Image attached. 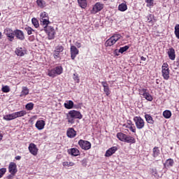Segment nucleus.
I'll return each instance as SVG.
<instances>
[{"label": "nucleus", "mask_w": 179, "mask_h": 179, "mask_svg": "<svg viewBox=\"0 0 179 179\" xmlns=\"http://www.w3.org/2000/svg\"><path fill=\"white\" fill-rule=\"evenodd\" d=\"M124 142H126L127 143H135L136 140L134 137L126 135Z\"/></svg>", "instance_id": "5701e85b"}, {"label": "nucleus", "mask_w": 179, "mask_h": 179, "mask_svg": "<svg viewBox=\"0 0 179 179\" xmlns=\"http://www.w3.org/2000/svg\"><path fill=\"white\" fill-rule=\"evenodd\" d=\"M16 119L15 113L3 116V120L6 121H11V120Z\"/></svg>", "instance_id": "4be33fe9"}, {"label": "nucleus", "mask_w": 179, "mask_h": 179, "mask_svg": "<svg viewBox=\"0 0 179 179\" xmlns=\"http://www.w3.org/2000/svg\"><path fill=\"white\" fill-rule=\"evenodd\" d=\"M41 22L44 27V30L48 27V24H50V20H48V17L45 18V19H41Z\"/></svg>", "instance_id": "b1692460"}, {"label": "nucleus", "mask_w": 179, "mask_h": 179, "mask_svg": "<svg viewBox=\"0 0 179 179\" xmlns=\"http://www.w3.org/2000/svg\"><path fill=\"white\" fill-rule=\"evenodd\" d=\"M79 54V50L76 48L75 45L71 46V59H75L76 58V56Z\"/></svg>", "instance_id": "9d476101"}, {"label": "nucleus", "mask_w": 179, "mask_h": 179, "mask_svg": "<svg viewBox=\"0 0 179 179\" xmlns=\"http://www.w3.org/2000/svg\"><path fill=\"white\" fill-rule=\"evenodd\" d=\"M48 75L50 78H55V76H57V73H55V70L54 69L50 71H48Z\"/></svg>", "instance_id": "72a5a7b5"}, {"label": "nucleus", "mask_w": 179, "mask_h": 179, "mask_svg": "<svg viewBox=\"0 0 179 179\" xmlns=\"http://www.w3.org/2000/svg\"><path fill=\"white\" fill-rule=\"evenodd\" d=\"M64 51V46L59 45L55 47L54 50L53 57L55 59H57V58H59V54Z\"/></svg>", "instance_id": "423d86ee"}, {"label": "nucleus", "mask_w": 179, "mask_h": 179, "mask_svg": "<svg viewBox=\"0 0 179 179\" xmlns=\"http://www.w3.org/2000/svg\"><path fill=\"white\" fill-rule=\"evenodd\" d=\"M16 164L11 162L9 164L8 170L9 173L12 174V176H15L16 173H17V169H16Z\"/></svg>", "instance_id": "9b49d317"}, {"label": "nucleus", "mask_w": 179, "mask_h": 179, "mask_svg": "<svg viewBox=\"0 0 179 179\" xmlns=\"http://www.w3.org/2000/svg\"><path fill=\"white\" fill-rule=\"evenodd\" d=\"M103 8H104V4L98 2L93 6L92 13L96 15V13H97V12H100Z\"/></svg>", "instance_id": "0eeeda50"}, {"label": "nucleus", "mask_w": 179, "mask_h": 179, "mask_svg": "<svg viewBox=\"0 0 179 179\" xmlns=\"http://www.w3.org/2000/svg\"><path fill=\"white\" fill-rule=\"evenodd\" d=\"M129 49V46L126 45L124 47H122L120 48L119 50V52H120L121 54H122L123 52H125V51H127V50Z\"/></svg>", "instance_id": "79ce46f5"}, {"label": "nucleus", "mask_w": 179, "mask_h": 179, "mask_svg": "<svg viewBox=\"0 0 179 179\" xmlns=\"http://www.w3.org/2000/svg\"><path fill=\"white\" fill-rule=\"evenodd\" d=\"M44 31L47 33L49 40H54L55 37V29L52 27H46Z\"/></svg>", "instance_id": "20e7f679"}, {"label": "nucleus", "mask_w": 179, "mask_h": 179, "mask_svg": "<svg viewBox=\"0 0 179 179\" xmlns=\"http://www.w3.org/2000/svg\"><path fill=\"white\" fill-rule=\"evenodd\" d=\"M111 37L117 43L118 41V40H120V38H121V34H114L113 36H112Z\"/></svg>", "instance_id": "58836bf2"}, {"label": "nucleus", "mask_w": 179, "mask_h": 179, "mask_svg": "<svg viewBox=\"0 0 179 179\" xmlns=\"http://www.w3.org/2000/svg\"><path fill=\"white\" fill-rule=\"evenodd\" d=\"M127 136V134L124 133H117V138L119 139V141H121L122 142H124L125 141V138Z\"/></svg>", "instance_id": "cd10ccee"}, {"label": "nucleus", "mask_w": 179, "mask_h": 179, "mask_svg": "<svg viewBox=\"0 0 179 179\" xmlns=\"http://www.w3.org/2000/svg\"><path fill=\"white\" fill-rule=\"evenodd\" d=\"M166 166H172L173 164H174V161L171 159H169L166 160Z\"/></svg>", "instance_id": "49530a36"}, {"label": "nucleus", "mask_w": 179, "mask_h": 179, "mask_svg": "<svg viewBox=\"0 0 179 179\" xmlns=\"http://www.w3.org/2000/svg\"><path fill=\"white\" fill-rule=\"evenodd\" d=\"M48 15L47 14V13H45V12L41 13L40 20H41V19H47V17H48Z\"/></svg>", "instance_id": "09e8293b"}, {"label": "nucleus", "mask_w": 179, "mask_h": 179, "mask_svg": "<svg viewBox=\"0 0 179 179\" xmlns=\"http://www.w3.org/2000/svg\"><path fill=\"white\" fill-rule=\"evenodd\" d=\"M64 107L65 108H67V110H71V108H73V101H66V103H64Z\"/></svg>", "instance_id": "a878e982"}, {"label": "nucleus", "mask_w": 179, "mask_h": 179, "mask_svg": "<svg viewBox=\"0 0 179 179\" xmlns=\"http://www.w3.org/2000/svg\"><path fill=\"white\" fill-rule=\"evenodd\" d=\"M82 114L78 110H70L67 114H66V120H68V122L69 124H73L75 122V120H82Z\"/></svg>", "instance_id": "f257e3e1"}, {"label": "nucleus", "mask_w": 179, "mask_h": 179, "mask_svg": "<svg viewBox=\"0 0 179 179\" xmlns=\"http://www.w3.org/2000/svg\"><path fill=\"white\" fill-rule=\"evenodd\" d=\"M54 69L56 75H61L62 73V67L57 66Z\"/></svg>", "instance_id": "473e14b6"}, {"label": "nucleus", "mask_w": 179, "mask_h": 179, "mask_svg": "<svg viewBox=\"0 0 179 179\" xmlns=\"http://www.w3.org/2000/svg\"><path fill=\"white\" fill-rule=\"evenodd\" d=\"M13 176H14V175H12V174L10 175V176H8V178H10V179L13 178Z\"/></svg>", "instance_id": "bf43d9fd"}, {"label": "nucleus", "mask_w": 179, "mask_h": 179, "mask_svg": "<svg viewBox=\"0 0 179 179\" xmlns=\"http://www.w3.org/2000/svg\"><path fill=\"white\" fill-rule=\"evenodd\" d=\"M25 30H26V31H27V34H28L29 36H30L31 34H33V31H34V29H32V28L30 27H26V28H25Z\"/></svg>", "instance_id": "a19ab883"}, {"label": "nucleus", "mask_w": 179, "mask_h": 179, "mask_svg": "<svg viewBox=\"0 0 179 179\" xmlns=\"http://www.w3.org/2000/svg\"><path fill=\"white\" fill-rule=\"evenodd\" d=\"M148 92V90H146V89H141V90H139V93H140V94H141V96H144L145 95V94H146Z\"/></svg>", "instance_id": "8fccbe9b"}, {"label": "nucleus", "mask_w": 179, "mask_h": 179, "mask_svg": "<svg viewBox=\"0 0 179 179\" xmlns=\"http://www.w3.org/2000/svg\"><path fill=\"white\" fill-rule=\"evenodd\" d=\"M34 107V103H29L26 105L25 108L28 110V111H31V110H33Z\"/></svg>", "instance_id": "c9c22d12"}, {"label": "nucleus", "mask_w": 179, "mask_h": 179, "mask_svg": "<svg viewBox=\"0 0 179 179\" xmlns=\"http://www.w3.org/2000/svg\"><path fill=\"white\" fill-rule=\"evenodd\" d=\"M0 16H1V13H0Z\"/></svg>", "instance_id": "e2e57ef3"}, {"label": "nucleus", "mask_w": 179, "mask_h": 179, "mask_svg": "<svg viewBox=\"0 0 179 179\" xmlns=\"http://www.w3.org/2000/svg\"><path fill=\"white\" fill-rule=\"evenodd\" d=\"M31 22L32 24L34 26V27H36V29L40 26V24H38V20H37L36 17L32 18Z\"/></svg>", "instance_id": "e433bc0d"}, {"label": "nucleus", "mask_w": 179, "mask_h": 179, "mask_svg": "<svg viewBox=\"0 0 179 179\" xmlns=\"http://www.w3.org/2000/svg\"><path fill=\"white\" fill-rule=\"evenodd\" d=\"M69 155H71V156H79V150L77 148H71L68 150Z\"/></svg>", "instance_id": "aec40b11"}, {"label": "nucleus", "mask_w": 179, "mask_h": 179, "mask_svg": "<svg viewBox=\"0 0 179 179\" xmlns=\"http://www.w3.org/2000/svg\"><path fill=\"white\" fill-rule=\"evenodd\" d=\"M73 75H74L73 79L76 80L78 79V76H76V74H73Z\"/></svg>", "instance_id": "4d7b16f0"}, {"label": "nucleus", "mask_w": 179, "mask_h": 179, "mask_svg": "<svg viewBox=\"0 0 179 179\" xmlns=\"http://www.w3.org/2000/svg\"><path fill=\"white\" fill-rule=\"evenodd\" d=\"M4 34L8 37L9 41H13V38H15V33L12 29L6 28L4 30Z\"/></svg>", "instance_id": "6e6552de"}, {"label": "nucleus", "mask_w": 179, "mask_h": 179, "mask_svg": "<svg viewBox=\"0 0 179 179\" xmlns=\"http://www.w3.org/2000/svg\"><path fill=\"white\" fill-rule=\"evenodd\" d=\"M2 138H3V136H2V134L0 132V141H2Z\"/></svg>", "instance_id": "13d9d810"}, {"label": "nucleus", "mask_w": 179, "mask_h": 179, "mask_svg": "<svg viewBox=\"0 0 179 179\" xmlns=\"http://www.w3.org/2000/svg\"><path fill=\"white\" fill-rule=\"evenodd\" d=\"M143 97H144V99H145L148 101H152V100H153V97H152V95H150L149 92L145 93Z\"/></svg>", "instance_id": "f704fd0d"}, {"label": "nucleus", "mask_w": 179, "mask_h": 179, "mask_svg": "<svg viewBox=\"0 0 179 179\" xmlns=\"http://www.w3.org/2000/svg\"><path fill=\"white\" fill-rule=\"evenodd\" d=\"M168 55H169V57L172 61H174V59H176V50H174V48H171L169 49V50L168 51Z\"/></svg>", "instance_id": "f3484780"}, {"label": "nucleus", "mask_w": 179, "mask_h": 179, "mask_svg": "<svg viewBox=\"0 0 179 179\" xmlns=\"http://www.w3.org/2000/svg\"><path fill=\"white\" fill-rule=\"evenodd\" d=\"M15 54L17 57H23L26 54V50L23 48H17L15 50Z\"/></svg>", "instance_id": "dca6fc26"}, {"label": "nucleus", "mask_w": 179, "mask_h": 179, "mask_svg": "<svg viewBox=\"0 0 179 179\" xmlns=\"http://www.w3.org/2000/svg\"><path fill=\"white\" fill-rule=\"evenodd\" d=\"M136 127L138 129H142L145 127V121L142 117L136 116L134 117Z\"/></svg>", "instance_id": "7ed1b4c3"}, {"label": "nucleus", "mask_w": 179, "mask_h": 179, "mask_svg": "<svg viewBox=\"0 0 179 179\" xmlns=\"http://www.w3.org/2000/svg\"><path fill=\"white\" fill-rule=\"evenodd\" d=\"M145 120L147 121V122L148 124H150V125H153V124H155V120H153V117H152V116L150 115L145 114Z\"/></svg>", "instance_id": "412c9836"}, {"label": "nucleus", "mask_w": 179, "mask_h": 179, "mask_svg": "<svg viewBox=\"0 0 179 179\" xmlns=\"http://www.w3.org/2000/svg\"><path fill=\"white\" fill-rule=\"evenodd\" d=\"M29 150L31 155L34 156H37V152H38V149H37V146L34 143L29 144Z\"/></svg>", "instance_id": "1a4fd4ad"}, {"label": "nucleus", "mask_w": 179, "mask_h": 179, "mask_svg": "<svg viewBox=\"0 0 179 179\" xmlns=\"http://www.w3.org/2000/svg\"><path fill=\"white\" fill-rule=\"evenodd\" d=\"M162 76L165 80H169L170 78V70L169 69V64L167 63H164L162 65Z\"/></svg>", "instance_id": "f03ea898"}, {"label": "nucleus", "mask_w": 179, "mask_h": 179, "mask_svg": "<svg viewBox=\"0 0 179 179\" xmlns=\"http://www.w3.org/2000/svg\"><path fill=\"white\" fill-rule=\"evenodd\" d=\"M5 173H6V169L2 168L0 169V178H2V177L3 176V174H5Z\"/></svg>", "instance_id": "de8ad7c7"}, {"label": "nucleus", "mask_w": 179, "mask_h": 179, "mask_svg": "<svg viewBox=\"0 0 179 179\" xmlns=\"http://www.w3.org/2000/svg\"><path fill=\"white\" fill-rule=\"evenodd\" d=\"M76 45L78 48H80V47H82V45L79 42H76Z\"/></svg>", "instance_id": "864d4df0"}, {"label": "nucleus", "mask_w": 179, "mask_h": 179, "mask_svg": "<svg viewBox=\"0 0 179 179\" xmlns=\"http://www.w3.org/2000/svg\"><path fill=\"white\" fill-rule=\"evenodd\" d=\"M141 61H146V57H144L143 56H142L141 57Z\"/></svg>", "instance_id": "6e6d98bb"}, {"label": "nucleus", "mask_w": 179, "mask_h": 179, "mask_svg": "<svg viewBox=\"0 0 179 179\" xmlns=\"http://www.w3.org/2000/svg\"><path fill=\"white\" fill-rule=\"evenodd\" d=\"M78 145L81 149H83L84 150H89V149L92 148V144L90 142L85 140H80L78 141Z\"/></svg>", "instance_id": "39448f33"}, {"label": "nucleus", "mask_w": 179, "mask_h": 179, "mask_svg": "<svg viewBox=\"0 0 179 179\" xmlns=\"http://www.w3.org/2000/svg\"><path fill=\"white\" fill-rule=\"evenodd\" d=\"M146 3H147V6H155V0H145Z\"/></svg>", "instance_id": "37998d69"}, {"label": "nucleus", "mask_w": 179, "mask_h": 179, "mask_svg": "<svg viewBox=\"0 0 179 179\" xmlns=\"http://www.w3.org/2000/svg\"><path fill=\"white\" fill-rule=\"evenodd\" d=\"M163 116L164 117V118H170V117H171V111L170 110L164 111Z\"/></svg>", "instance_id": "4c0bfd02"}, {"label": "nucleus", "mask_w": 179, "mask_h": 179, "mask_svg": "<svg viewBox=\"0 0 179 179\" xmlns=\"http://www.w3.org/2000/svg\"><path fill=\"white\" fill-rule=\"evenodd\" d=\"M66 134L69 138H75L76 136V131L73 128L69 129Z\"/></svg>", "instance_id": "a211bd4d"}, {"label": "nucleus", "mask_w": 179, "mask_h": 179, "mask_svg": "<svg viewBox=\"0 0 179 179\" xmlns=\"http://www.w3.org/2000/svg\"><path fill=\"white\" fill-rule=\"evenodd\" d=\"M63 166L64 167H72V166H75V163L73 162H63Z\"/></svg>", "instance_id": "ea45409f"}, {"label": "nucleus", "mask_w": 179, "mask_h": 179, "mask_svg": "<svg viewBox=\"0 0 179 179\" xmlns=\"http://www.w3.org/2000/svg\"><path fill=\"white\" fill-rule=\"evenodd\" d=\"M115 40L114 38L110 36V38H108L106 42H105V45L106 47H111V45H114L115 44Z\"/></svg>", "instance_id": "6ab92c4d"}, {"label": "nucleus", "mask_w": 179, "mask_h": 179, "mask_svg": "<svg viewBox=\"0 0 179 179\" xmlns=\"http://www.w3.org/2000/svg\"><path fill=\"white\" fill-rule=\"evenodd\" d=\"M27 94H29V88H27V87H23L20 95V97H23V96H27Z\"/></svg>", "instance_id": "c756f323"}, {"label": "nucleus", "mask_w": 179, "mask_h": 179, "mask_svg": "<svg viewBox=\"0 0 179 179\" xmlns=\"http://www.w3.org/2000/svg\"><path fill=\"white\" fill-rule=\"evenodd\" d=\"M1 37H2V33L0 32V39L1 38Z\"/></svg>", "instance_id": "052dcab7"}, {"label": "nucleus", "mask_w": 179, "mask_h": 179, "mask_svg": "<svg viewBox=\"0 0 179 179\" xmlns=\"http://www.w3.org/2000/svg\"><path fill=\"white\" fill-rule=\"evenodd\" d=\"M118 9L120 10V12H125V10L127 9V4L121 3L118 6Z\"/></svg>", "instance_id": "2f4dec72"}, {"label": "nucleus", "mask_w": 179, "mask_h": 179, "mask_svg": "<svg viewBox=\"0 0 179 179\" xmlns=\"http://www.w3.org/2000/svg\"><path fill=\"white\" fill-rule=\"evenodd\" d=\"M129 129H130L131 132H136V129L135 128V127L130 126L129 127Z\"/></svg>", "instance_id": "603ef678"}, {"label": "nucleus", "mask_w": 179, "mask_h": 179, "mask_svg": "<svg viewBox=\"0 0 179 179\" xmlns=\"http://www.w3.org/2000/svg\"><path fill=\"white\" fill-rule=\"evenodd\" d=\"M78 82H79V79H78Z\"/></svg>", "instance_id": "680f3d73"}, {"label": "nucleus", "mask_w": 179, "mask_h": 179, "mask_svg": "<svg viewBox=\"0 0 179 179\" xmlns=\"http://www.w3.org/2000/svg\"><path fill=\"white\" fill-rule=\"evenodd\" d=\"M15 159V160H20L22 159V157L18 155V156H16Z\"/></svg>", "instance_id": "5fc2aeb1"}, {"label": "nucleus", "mask_w": 179, "mask_h": 179, "mask_svg": "<svg viewBox=\"0 0 179 179\" xmlns=\"http://www.w3.org/2000/svg\"><path fill=\"white\" fill-rule=\"evenodd\" d=\"M36 3L39 8H45V2L43 0H37Z\"/></svg>", "instance_id": "7c9ffc66"}, {"label": "nucleus", "mask_w": 179, "mask_h": 179, "mask_svg": "<svg viewBox=\"0 0 179 179\" xmlns=\"http://www.w3.org/2000/svg\"><path fill=\"white\" fill-rule=\"evenodd\" d=\"M78 3L79 6L83 9H85L86 6H87V0H78Z\"/></svg>", "instance_id": "393cba45"}, {"label": "nucleus", "mask_w": 179, "mask_h": 179, "mask_svg": "<svg viewBox=\"0 0 179 179\" xmlns=\"http://www.w3.org/2000/svg\"><path fill=\"white\" fill-rule=\"evenodd\" d=\"M81 164L83 166V167H86V166H87V159H84L81 161Z\"/></svg>", "instance_id": "3c124183"}, {"label": "nucleus", "mask_w": 179, "mask_h": 179, "mask_svg": "<svg viewBox=\"0 0 179 179\" xmlns=\"http://www.w3.org/2000/svg\"><path fill=\"white\" fill-rule=\"evenodd\" d=\"M175 35L179 40V24H176L175 27Z\"/></svg>", "instance_id": "c03bdc74"}, {"label": "nucleus", "mask_w": 179, "mask_h": 179, "mask_svg": "<svg viewBox=\"0 0 179 179\" xmlns=\"http://www.w3.org/2000/svg\"><path fill=\"white\" fill-rule=\"evenodd\" d=\"M101 85L103 87V92H105L106 96H110V87H108V85L107 84V82H101Z\"/></svg>", "instance_id": "2eb2a0df"}, {"label": "nucleus", "mask_w": 179, "mask_h": 179, "mask_svg": "<svg viewBox=\"0 0 179 179\" xmlns=\"http://www.w3.org/2000/svg\"><path fill=\"white\" fill-rule=\"evenodd\" d=\"M44 127H45V122L44 120H38L36 123V128L39 131L41 129H44Z\"/></svg>", "instance_id": "4468645a"}, {"label": "nucleus", "mask_w": 179, "mask_h": 179, "mask_svg": "<svg viewBox=\"0 0 179 179\" xmlns=\"http://www.w3.org/2000/svg\"><path fill=\"white\" fill-rule=\"evenodd\" d=\"M115 152H117V147H112L106 152L105 156L106 157H110V156H113Z\"/></svg>", "instance_id": "ddd939ff"}, {"label": "nucleus", "mask_w": 179, "mask_h": 179, "mask_svg": "<svg viewBox=\"0 0 179 179\" xmlns=\"http://www.w3.org/2000/svg\"><path fill=\"white\" fill-rule=\"evenodd\" d=\"M15 115V118H19V117H24L27 114V112L26 110H21L19 112L14 113Z\"/></svg>", "instance_id": "bb28decb"}, {"label": "nucleus", "mask_w": 179, "mask_h": 179, "mask_svg": "<svg viewBox=\"0 0 179 179\" xmlns=\"http://www.w3.org/2000/svg\"><path fill=\"white\" fill-rule=\"evenodd\" d=\"M2 92H3V93H9V92H10V90L9 89V87L8 85H6L2 87Z\"/></svg>", "instance_id": "a18cd8bd"}, {"label": "nucleus", "mask_w": 179, "mask_h": 179, "mask_svg": "<svg viewBox=\"0 0 179 179\" xmlns=\"http://www.w3.org/2000/svg\"><path fill=\"white\" fill-rule=\"evenodd\" d=\"M160 155V150L158 147H155L152 150V156L153 157H157Z\"/></svg>", "instance_id": "c85d7f7f"}, {"label": "nucleus", "mask_w": 179, "mask_h": 179, "mask_svg": "<svg viewBox=\"0 0 179 179\" xmlns=\"http://www.w3.org/2000/svg\"><path fill=\"white\" fill-rule=\"evenodd\" d=\"M14 36H15V37L18 38V40H21V41L24 40V34L23 33V31L19 29H16L14 31Z\"/></svg>", "instance_id": "f8f14e48"}]
</instances>
